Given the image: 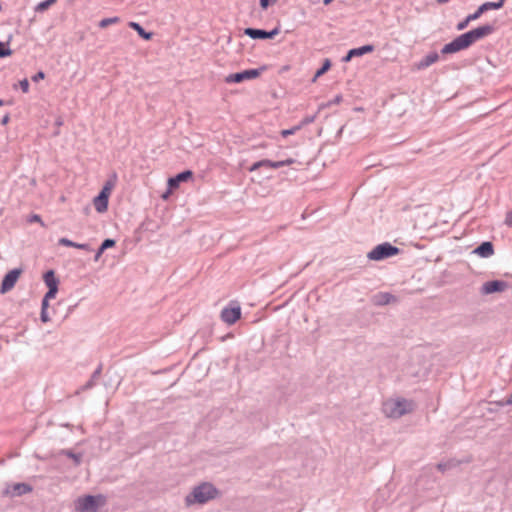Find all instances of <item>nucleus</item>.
Wrapping results in <instances>:
<instances>
[{"label": "nucleus", "mask_w": 512, "mask_h": 512, "mask_svg": "<svg viewBox=\"0 0 512 512\" xmlns=\"http://www.w3.org/2000/svg\"><path fill=\"white\" fill-rule=\"evenodd\" d=\"M495 27L491 24H485L475 29L467 31L454 40L445 44L441 49L443 55L457 53L461 50H465L473 45L475 42L491 35L494 33Z\"/></svg>", "instance_id": "nucleus-1"}, {"label": "nucleus", "mask_w": 512, "mask_h": 512, "mask_svg": "<svg viewBox=\"0 0 512 512\" xmlns=\"http://www.w3.org/2000/svg\"><path fill=\"white\" fill-rule=\"evenodd\" d=\"M219 490L209 482H203L200 485L193 488L191 493L185 497V503L187 506L194 504H205L210 500H213L219 496Z\"/></svg>", "instance_id": "nucleus-2"}, {"label": "nucleus", "mask_w": 512, "mask_h": 512, "mask_svg": "<svg viewBox=\"0 0 512 512\" xmlns=\"http://www.w3.org/2000/svg\"><path fill=\"white\" fill-rule=\"evenodd\" d=\"M413 410V402L404 398L388 399L382 405V411L389 418H400Z\"/></svg>", "instance_id": "nucleus-3"}, {"label": "nucleus", "mask_w": 512, "mask_h": 512, "mask_svg": "<svg viewBox=\"0 0 512 512\" xmlns=\"http://www.w3.org/2000/svg\"><path fill=\"white\" fill-rule=\"evenodd\" d=\"M106 504V497L102 494L85 495L75 500L77 512H98V509Z\"/></svg>", "instance_id": "nucleus-4"}, {"label": "nucleus", "mask_w": 512, "mask_h": 512, "mask_svg": "<svg viewBox=\"0 0 512 512\" xmlns=\"http://www.w3.org/2000/svg\"><path fill=\"white\" fill-rule=\"evenodd\" d=\"M400 249L389 242L381 243L375 246L370 252L367 254V258L373 261H381L386 258L395 256L399 254Z\"/></svg>", "instance_id": "nucleus-5"}, {"label": "nucleus", "mask_w": 512, "mask_h": 512, "mask_svg": "<svg viewBox=\"0 0 512 512\" xmlns=\"http://www.w3.org/2000/svg\"><path fill=\"white\" fill-rule=\"evenodd\" d=\"M266 69V67H261L259 69H247L241 72L233 73L228 75L225 78L226 83H240L245 80L255 79L260 76V74Z\"/></svg>", "instance_id": "nucleus-6"}, {"label": "nucleus", "mask_w": 512, "mask_h": 512, "mask_svg": "<svg viewBox=\"0 0 512 512\" xmlns=\"http://www.w3.org/2000/svg\"><path fill=\"white\" fill-rule=\"evenodd\" d=\"M32 490V486L27 483L8 484L3 491V495L9 497H18L30 493Z\"/></svg>", "instance_id": "nucleus-7"}, {"label": "nucleus", "mask_w": 512, "mask_h": 512, "mask_svg": "<svg viewBox=\"0 0 512 512\" xmlns=\"http://www.w3.org/2000/svg\"><path fill=\"white\" fill-rule=\"evenodd\" d=\"M293 163H294V160L291 158L282 160V161H271L268 159H263V160H260L258 162H255L254 164H252V166L249 168V171L253 172L262 167L270 168V169H278V168H281L284 166L291 165Z\"/></svg>", "instance_id": "nucleus-8"}, {"label": "nucleus", "mask_w": 512, "mask_h": 512, "mask_svg": "<svg viewBox=\"0 0 512 512\" xmlns=\"http://www.w3.org/2000/svg\"><path fill=\"white\" fill-rule=\"evenodd\" d=\"M508 288V283L503 280H492L485 282L480 289L482 295H489L496 292H503Z\"/></svg>", "instance_id": "nucleus-9"}, {"label": "nucleus", "mask_w": 512, "mask_h": 512, "mask_svg": "<svg viewBox=\"0 0 512 512\" xmlns=\"http://www.w3.org/2000/svg\"><path fill=\"white\" fill-rule=\"evenodd\" d=\"M280 32L279 28H274L271 31H266L257 28H246L244 34L249 36L251 39H272Z\"/></svg>", "instance_id": "nucleus-10"}, {"label": "nucleus", "mask_w": 512, "mask_h": 512, "mask_svg": "<svg viewBox=\"0 0 512 512\" xmlns=\"http://www.w3.org/2000/svg\"><path fill=\"white\" fill-rule=\"evenodd\" d=\"M221 320L226 324L232 325L241 317V308L239 306L236 307H225L221 311Z\"/></svg>", "instance_id": "nucleus-11"}, {"label": "nucleus", "mask_w": 512, "mask_h": 512, "mask_svg": "<svg viewBox=\"0 0 512 512\" xmlns=\"http://www.w3.org/2000/svg\"><path fill=\"white\" fill-rule=\"evenodd\" d=\"M20 273V270L13 269L4 276L0 288L1 293H6L14 287L17 279L20 276Z\"/></svg>", "instance_id": "nucleus-12"}, {"label": "nucleus", "mask_w": 512, "mask_h": 512, "mask_svg": "<svg viewBox=\"0 0 512 512\" xmlns=\"http://www.w3.org/2000/svg\"><path fill=\"white\" fill-rule=\"evenodd\" d=\"M193 177V173L190 170H185L178 173L176 176L168 179L169 190H174L179 187V184L186 182Z\"/></svg>", "instance_id": "nucleus-13"}, {"label": "nucleus", "mask_w": 512, "mask_h": 512, "mask_svg": "<svg viewBox=\"0 0 512 512\" xmlns=\"http://www.w3.org/2000/svg\"><path fill=\"white\" fill-rule=\"evenodd\" d=\"M372 303L376 306H385L397 301V298L389 292H379L372 297Z\"/></svg>", "instance_id": "nucleus-14"}, {"label": "nucleus", "mask_w": 512, "mask_h": 512, "mask_svg": "<svg viewBox=\"0 0 512 512\" xmlns=\"http://www.w3.org/2000/svg\"><path fill=\"white\" fill-rule=\"evenodd\" d=\"M471 461L470 458H467V459H464V460H457L455 458H452V459H449L445 462H440L437 464L436 468L444 473L448 470H451L453 468H456L458 467L459 465L463 464V463H469Z\"/></svg>", "instance_id": "nucleus-15"}, {"label": "nucleus", "mask_w": 512, "mask_h": 512, "mask_svg": "<svg viewBox=\"0 0 512 512\" xmlns=\"http://www.w3.org/2000/svg\"><path fill=\"white\" fill-rule=\"evenodd\" d=\"M473 253L482 258H488L494 254L493 244L490 241H484L473 250Z\"/></svg>", "instance_id": "nucleus-16"}, {"label": "nucleus", "mask_w": 512, "mask_h": 512, "mask_svg": "<svg viewBox=\"0 0 512 512\" xmlns=\"http://www.w3.org/2000/svg\"><path fill=\"white\" fill-rule=\"evenodd\" d=\"M439 58L440 57L437 52H430L416 64V67L418 70L426 69L432 64L436 63Z\"/></svg>", "instance_id": "nucleus-17"}, {"label": "nucleus", "mask_w": 512, "mask_h": 512, "mask_svg": "<svg viewBox=\"0 0 512 512\" xmlns=\"http://www.w3.org/2000/svg\"><path fill=\"white\" fill-rule=\"evenodd\" d=\"M109 197L105 194L99 193L93 200L94 207L97 212L104 213L108 209Z\"/></svg>", "instance_id": "nucleus-18"}, {"label": "nucleus", "mask_w": 512, "mask_h": 512, "mask_svg": "<svg viewBox=\"0 0 512 512\" xmlns=\"http://www.w3.org/2000/svg\"><path fill=\"white\" fill-rule=\"evenodd\" d=\"M102 372V365L100 364L96 370L92 373L90 379L79 389L77 390V393H80L81 391H86L91 388H93L96 385V382L98 378L100 377Z\"/></svg>", "instance_id": "nucleus-19"}, {"label": "nucleus", "mask_w": 512, "mask_h": 512, "mask_svg": "<svg viewBox=\"0 0 512 512\" xmlns=\"http://www.w3.org/2000/svg\"><path fill=\"white\" fill-rule=\"evenodd\" d=\"M43 280L48 289L58 288L59 280L56 278L53 270L46 271L43 275Z\"/></svg>", "instance_id": "nucleus-20"}, {"label": "nucleus", "mask_w": 512, "mask_h": 512, "mask_svg": "<svg viewBox=\"0 0 512 512\" xmlns=\"http://www.w3.org/2000/svg\"><path fill=\"white\" fill-rule=\"evenodd\" d=\"M59 245H62V246H67V247H74V248H77V249H81V250H91L90 249V246L89 244L87 243H76V242H73L71 240H69L68 238H61L59 239L58 241Z\"/></svg>", "instance_id": "nucleus-21"}, {"label": "nucleus", "mask_w": 512, "mask_h": 512, "mask_svg": "<svg viewBox=\"0 0 512 512\" xmlns=\"http://www.w3.org/2000/svg\"><path fill=\"white\" fill-rule=\"evenodd\" d=\"M375 49L374 45L367 44L361 47L350 49V55L354 57H359L365 55L367 53L373 52Z\"/></svg>", "instance_id": "nucleus-22"}, {"label": "nucleus", "mask_w": 512, "mask_h": 512, "mask_svg": "<svg viewBox=\"0 0 512 512\" xmlns=\"http://www.w3.org/2000/svg\"><path fill=\"white\" fill-rule=\"evenodd\" d=\"M129 26L133 30H135L141 38H143L145 40H150L153 36L152 32L145 31V29L137 22H130Z\"/></svg>", "instance_id": "nucleus-23"}, {"label": "nucleus", "mask_w": 512, "mask_h": 512, "mask_svg": "<svg viewBox=\"0 0 512 512\" xmlns=\"http://www.w3.org/2000/svg\"><path fill=\"white\" fill-rule=\"evenodd\" d=\"M60 454L72 459L75 466H79L82 462V454L81 453H74L70 449H62L60 451Z\"/></svg>", "instance_id": "nucleus-24"}, {"label": "nucleus", "mask_w": 512, "mask_h": 512, "mask_svg": "<svg viewBox=\"0 0 512 512\" xmlns=\"http://www.w3.org/2000/svg\"><path fill=\"white\" fill-rule=\"evenodd\" d=\"M116 179L117 175L116 173H114L112 178L106 181L100 193L105 194L109 197L113 187L115 186Z\"/></svg>", "instance_id": "nucleus-25"}, {"label": "nucleus", "mask_w": 512, "mask_h": 512, "mask_svg": "<svg viewBox=\"0 0 512 512\" xmlns=\"http://www.w3.org/2000/svg\"><path fill=\"white\" fill-rule=\"evenodd\" d=\"M54 3H55V0L42 1L35 6L34 11L37 13H43L46 10H48Z\"/></svg>", "instance_id": "nucleus-26"}, {"label": "nucleus", "mask_w": 512, "mask_h": 512, "mask_svg": "<svg viewBox=\"0 0 512 512\" xmlns=\"http://www.w3.org/2000/svg\"><path fill=\"white\" fill-rule=\"evenodd\" d=\"M506 0H498L497 2H485L482 4L485 12L489 10H498L503 7Z\"/></svg>", "instance_id": "nucleus-27"}, {"label": "nucleus", "mask_w": 512, "mask_h": 512, "mask_svg": "<svg viewBox=\"0 0 512 512\" xmlns=\"http://www.w3.org/2000/svg\"><path fill=\"white\" fill-rule=\"evenodd\" d=\"M13 54V51L9 48V41H0V58L8 57Z\"/></svg>", "instance_id": "nucleus-28"}, {"label": "nucleus", "mask_w": 512, "mask_h": 512, "mask_svg": "<svg viewBox=\"0 0 512 512\" xmlns=\"http://www.w3.org/2000/svg\"><path fill=\"white\" fill-rule=\"evenodd\" d=\"M330 67H331V61L329 59H325L322 66L316 71V73L314 75V80H316V78L325 74L330 69Z\"/></svg>", "instance_id": "nucleus-29"}, {"label": "nucleus", "mask_w": 512, "mask_h": 512, "mask_svg": "<svg viewBox=\"0 0 512 512\" xmlns=\"http://www.w3.org/2000/svg\"><path fill=\"white\" fill-rule=\"evenodd\" d=\"M119 21H120V18H119V17L104 18V19H102V20L99 22V27H100V28H106V27H108L109 25H112V24L118 23Z\"/></svg>", "instance_id": "nucleus-30"}, {"label": "nucleus", "mask_w": 512, "mask_h": 512, "mask_svg": "<svg viewBox=\"0 0 512 512\" xmlns=\"http://www.w3.org/2000/svg\"><path fill=\"white\" fill-rule=\"evenodd\" d=\"M483 13H485V9L483 8L482 5H480L474 13L468 15V19L475 21L479 19Z\"/></svg>", "instance_id": "nucleus-31"}, {"label": "nucleus", "mask_w": 512, "mask_h": 512, "mask_svg": "<svg viewBox=\"0 0 512 512\" xmlns=\"http://www.w3.org/2000/svg\"><path fill=\"white\" fill-rule=\"evenodd\" d=\"M470 22H472V20H469V19H468V16H467L466 18H464L462 21H460V22L456 25V29H457L458 31H463V30H465V29L468 27V25H469V23H470Z\"/></svg>", "instance_id": "nucleus-32"}, {"label": "nucleus", "mask_w": 512, "mask_h": 512, "mask_svg": "<svg viewBox=\"0 0 512 512\" xmlns=\"http://www.w3.org/2000/svg\"><path fill=\"white\" fill-rule=\"evenodd\" d=\"M278 0H259V5L262 10H267L271 5H274Z\"/></svg>", "instance_id": "nucleus-33"}, {"label": "nucleus", "mask_w": 512, "mask_h": 512, "mask_svg": "<svg viewBox=\"0 0 512 512\" xmlns=\"http://www.w3.org/2000/svg\"><path fill=\"white\" fill-rule=\"evenodd\" d=\"M116 244L114 239L107 238L101 243L102 250L114 247Z\"/></svg>", "instance_id": "nucleus-34"}, {"label": "nucleus", "mask_w": 512, "mask_h": 512, "mask_svg": "<svg viewBox=\"0 0 512 512\" xmlns=\"http://www.w3.org/2000/svg\"><path fill=\"white\" fill-rule=\"evenodd\" d=\"M301 128V125H298V126H295V127H292L290 129H285V130H282L281 134L283 137H287L289 135H292L294 134L297 130H299Z\"/></svg>", "instance_id": "nucleus-35"}, {"label": "nucleus", "mask_w": 512, "mask_h": 512, "mask_svg": "<svg viewBox=\"0 0 512 512\" xmlns=\"http://www.w3.org/2000/svg\"><path fill=\"white\" fill-rule=\"evenodd\" d=\"M28 222H30V223L38 222V223H40V224H41V226H43V227L45 226V224H44V222L42 221V219H41L40 215H38V214H33V215H31V216L28 218Z\"/></svg>", "instance_id": "nucleus-36"}, {"label": "nucleus", "mask_w": 512, "mask_h": 512, "mask_svg": "<svg viewBox=\"0 0 512 512\" xmlns=\"http://www.w3.org/2000/svg\"><path fill=\"white\" fill-rule=\"evenodd\" d=\"M58 292V288H50L48 289V291L46 292L44 298L45 299H52V298H55L56 294Z\"/></svg>", "instance_id": "nucleus-37"}, {"label": "nucleus", "mask_w": 512, "mask_h": 512, "mask_svg": "<svg viewBox=\"0 0 512 512\" xmlns=\"http://www.w3.org/2000/svg\"><path fill=\"white\" fill-rule=\"evenodd\" d=\"M19 86L24 93L29 91V82L27 79H23L19 82Z\"/></svg>", "instance_id": "nucleus-38"}, {"label": "nucleus", "mask_w": 512, "mask_h": 512, "mask_svg": "<svg viewBox=\"0 0 512 512\" xmlns=\"http://www.w3.org/2000/svg\"><path fill=\"white\" fill-rule=\"evenodd\" d=\"M45 78V73L43 71H38L33 77L32 81L38 82L39 80H42Z\"/></svg>", "instance_id": "nucleus-39"}, {"label": "nucleus", "mask_w": 512, "mask_h": 512, "mask_svg": "<svg viewBox=\"0 0 512 512\" xmlns=\"http://www.w3.org/2000/svg\"><path fill=\"white\" fill-rule=\"evenodd\" d=\"M40 319L42 322L47 323L50 321L47 310H41Z\"/></svg>", "instance_id": "nucleus-40"}, {"label": "nucleus", "mask_w": 512, "mask_h": 512, "mask_svg": "<svg viewBox=\"0 0 512 512\" xmlns=\"http://www.w3.org/2000/svg\"><path fill=\"white\" fill-rule=\"evenodd\" d=\"M505 224L509 227H512V210L506 214Z\"/></svg>", "instance_id": "nucleus-41"}, {"label": "nucleus", "mask_w": 512, "mask_h": 512, "mask_svg": "<svg viewBox=\"0 0 512 512\" xmlns=\"http://www.w3.org/2000/svg\"><path fill=\"white\" fill-rule=\"evenodd\" d=\"M105 250H102V247L100 246L95 254L94 260L98 261L100 256L103 254Z\"/></svg>", "instance_id": "nucleus-42"}, {"label": "nucleus", "mask_w": 512, "mask_h": 512, "mask_svg": "<svg viewBox=\"0 0 512 512\" xmlns=\"http://www.w3.org/2000/svg\"><path fill=\"white\" fill-rule=\"evenodd\" d=\"M314 119H315V116L306 117L305 119H303L302 124L305 125V124L312 123L314 121Z\"/></svg>", "instance_id": "nucleus-43"}, {"label": "nucleus", "mask_w": 512, "mask_h": 512, "mask_svg": "<svg viewBox=\"0 0 512 512\" xmlns=\"http://www.w3.org/2000/svg\"><path fill=\"white\" fill-rule=\"evenodd\" d=\"M354 56H351L350 55V50L348 51V53L342 58V61L343 62H349Z\"/></svg>", "instance_id": "nucleus-44"}, {"label": "nucleus", "mask_w": 512, "mask_h": 512, "mask_svg": "<svg viewBox=\"0 0 512 512\" xmlns=\"http://www.w3.org/2000/svg\"><path fill=\"white\" fill-rule=\"evenodd\" d=\"M47 308H48V299L43 298L42 299L41 310H47Z\"/></svg>", "instance_id": "nucleus-45"}, {"label": "nucleus", "mask_w": 512, "mask_h": 512, "mask_svg": "<svg viewBox=\"0 0 512 512\" xmlns=\"http://www.w3.org/2000/svg\"><path fill=\"white\" fill-rule=\"evenodd\" d=\"M9 120H10V117H9V115H8V114H6V115L2 118V120H1V124H2V125H6V124L9 122Z\"/></svg>", "instance_id": "nucleus-46"}, {"label": "nucleus", "mask_w": 512, "mask_h": 512, "mask_svg": "<svg viewBox=\"0 0 512 512\" xmlns=\"http://www.w3.org/2000/svg\"><path fill=\"white\" fill-rule=\"evenodd\" d=\"M334 0H323L324 4L328 5L330 3H332Z\"/></svg>", "instance_id": "nucleus-47"}, {"label": "nucleus", "mask_w": 512, "mask_h": 512, "mask_svg": "<svg viewBox=\"0 0 512 512\" xmlns=\"http://www.w3.org/2000/svg\"><path fill=\"white\" fill-rule=\"evenodd\" d=\"M449 0H438V3L440 4H444V3H447Z\"/></svg>", "instance_id": "nucleus-48"}, {"label": "nucleus", "mask_w": 512, "mask_h": 512, "mask_svg": "<svg viewBox=\"0 0 512 512\" xmlns=\"http://www.w3.org/2000/svg\"><path fill=\"white\" fill-rule=\"evenodd\" d=\"M3 105H5V102H4V100L0 99V106H3Z\"/></svg>", "instance_id": "nucleus-49"}]
</instances>
